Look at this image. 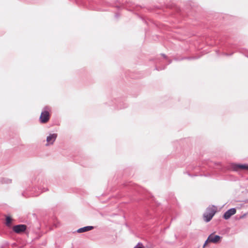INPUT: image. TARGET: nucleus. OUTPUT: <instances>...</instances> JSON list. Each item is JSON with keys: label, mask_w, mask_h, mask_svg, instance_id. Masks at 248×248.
<instances>
[{"label": "nucleus", "mask_w": 248, "mask_h": 248, "mask_svg": "<svg viewBox=\"0 0 248 248\" xmlns=\"http://www.w3.org/2000/svg\"><path fill=\"white\" fill-rule=\"evenodd\" d=\"M217 208L215 206L213 205L211 207H208L206 212L203 214L204 220L206 222L210 221L216 212Z\"/></svg>", "instance_id": "obj_1"}, {"label": "nucleus", "mask_w": 248, "mask_h": 248, "mask_svg": "<svg viewBox=\"0 0 248 248\" xmlns=\"http://www.w3.org/2000/svg\"><path fill=\"white\" fill-rule=\"evenodd\" d=\"M49 110L50 108L48 106H46L44 107L39 118L41 123L46 124L49 121L50 119Z\"/></svg>", "instance_id": "obj_2"}, {"label": "nucleus", "mask_w": 248, "mask_h": 248, "mask_svg": "<svg viewBox=\"0 0 248 248\" xmlns=\"http://www.w3.org/2000/svg\"><path fill=\"white\" fill-rule=\"evenodd\" d=\"M229 169L235 171L240 170H248V165L231 163L229 166Z\"/></svg>", "instance_id": "obj_3"}, {"label": "nucleus", "mask_w": 248, "mask_h": 248, "mask_svg": "<svg viewBox=\"0 0 248 248\" xmlns=\"http://www.w3.org/2000/svg\"><path fill=\"white\" fill-rule=\"evenodd\" d=\"M221 238L222 237L219 235H215L214 233H212L208 236L207 241H210V243L217 244L221 240Z\"/></svg>", "instance_id": "obj_4"}, {"label": "nucleus", "mask_w": 248, "mask_h": 248, "mask_svg": "<svg viewBox=\"0 0 248 248\" xmlns=\"http://www.w3.org/2000/svg\"><path fill=\"white\" fill-rule=\"evenodd\" d=\"M27 226L24 224H19L15 225L13 228V230L16 233H20L26 231Z\"/></svg>", "instance_id": "obj_5"}, {"label": "nucleus", "mask_w": 248, "mask_h": 248, "mask_svg": "<svg viewBox=\"0 0 248 248\" xmlns=\"http://www.w3.org/2000/svg\"><path fill=\"white\" fill-rule=\"evenodd\" d=\"M57 137V134L55 133L50 134L47 137L46 146L53 144Z\"/></svg>", "instance_id": "obj_6"}, {"label": "nucleus", "mask_w": 248, "mask_h": 248, "mask_svg": "<svg viewBox=\"0 0 248 248\" xmlns=\"http://www.w3.org/2000/svg\"><path fill=\"white\" fill-rule=\"evenodd\" d=\"M236 210L234 208L228 210L223 215V218L225 219H229L231 217L236 213Z\"/></svg>", "instance_id": "obj_7"}, {"label": "nucleus", "mask_w": 248, "mask_h": 248, "mask_svg": "<svg viewBox=\"0 0 248 248\" xmlns=\"http://www.w3.org/2000/svg\"><path fill=\"white\" fill-rule=\"evenodd\" d=\"M93 228H94V227L92 226H85V227H82V228L78 229L77 230V232L78 233H81V232H88V231H91V230H93Z\"/></svg>", "instance_id": "obj_8"}, {"label": "nucleus", "mask_w": 248, "mask_h": 248, "mask_svg": "<svg viewBox=\"0 0 248 248\" xmlns=\"http://www.w3.org/2000/svg\"><path fill=\"white\" fill-rule=\"evenodd\" d=\"M12 182V179L8 178H0V184H9Z\"/></svg>", "instance_id": "obj_9"}, {"label": "nucleus", "mask_w": 248, "mask_h": 248, "mask_svg": "<svg viewBox=\"0 0 248 248\" xmlns=\"http://www.w3.org/2000/svg\"><path fill=\"white\" fill-rule=\"evenodd\" d=\"M38 190L40 191L39 192H37L35 194H34L33 196H37L39 195L40 193H42V192H45V191H46L48 190V189L47 188H45V187H39L38 188Z\"/></svg>", "instance_id": "obj_10"}, {"label": "nucleus", "mask_w": 248, "mask_h": 248, "mask_svg": "<svg viewBox=\"0 0 248 248\" xmlns=\"http://www.w3.org/2000/svg\"><path fill=\"white\" fill-rule=\"evenodd\" d=\"M12 222V218L10 217H7L6 218V225L7 226H10Z\"/></svg>", "instance_id": "obj_11"}, {"label": "nucleus", "mask_w": 248, "mask_h": 248, "mask_svg": "<svg viewBox=\"0 0 248 248\" xmlns=\"http://www.w3.org/2000/svg\"><path fill=\"white\" fill-rule=\"evenodd\" d=\"M134 248H144L141 243H139Z\"/></svg>", "instance_id": "obj_12"}, {"label": "nucleus", "mask_w": 248, "mask_h": 248, "mask_svg": "<svg viewBox=\"0 0 248 248\" xmlns=\"http://www.w3.org/2000/svg\"><path fill=\"white\" fill-rule=\"evenodd\" d=\"M165 69V67H162V68H161V67H155V69H156V70H158V71H159V70H163V69Z\"/></svg>", "instance_id": "obj_13"}, {"label": "nucleus", "mask_w": 248, "mask_h": 248, "mask_svg": "<svg viewBox=\"0 0 248 248\" xmlns=\"http://www.w3.org/2000/svg\"><path fill=\"white\" fill-rule=\"evenodd\" d=\"M209 242H210V241H207V240L205 241V243H204V245H203V248H204V247H205V246L207 245V244L208 243H209Z\"/></svg>", "instance_id": "obj_14"}, {"label": "nucleus", "mask_w": 248, "mask_h": 248, "mask_svg": "<svg viewBox=\"0 0 248 248\" xmlns=\"http://www.w3.org/2000/svg\"><path fill=\"white\" fill-rule=\"evenodd\" d=\"M162 56L164 58H167V56L165 54H161Z\"/></svg>", "instance_id": "obj_15"}, {"label": "nucleus", "mask_w": 248, "mask_h": 248, "mask_svg": "<svg viewBox=\"0 0 248 248\" xmlns=\"http://www.w3.org/2000/svg\"><path fill=\"white\" fill-rule=\"evenodd\" d=\"M115 16H116V17H118V14H116Z\"/></svg>", "instance_id": "obj_16"}, {"label": "nucleus", "mask_w": 248, "mask_h": 248, "mask_svg": "<svg viewBox=\"0 0 248 248\" xmlns=\"http://www.w3.org/2000/svg\"><path fill=\"white\" fill-rule=\"evenodd\" d=\"M187 174H188V175H190L188 172H187Z\"/></svg>", "instance_id": "obj_17"}]
</instances>
